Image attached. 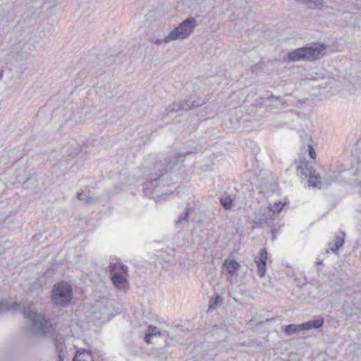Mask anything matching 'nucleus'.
<instances>
[{
    "mask_svg": "<svg viewBox=\"0 0 361 361\" xmlns=\"http://www.w3.org/2000/svg\"><path fill=\"white\" fill-rule=\"evenodd\" d=\"M276 238V231L272 230V240H274Z\"/></svg>",
    "mask_w": 361,
    "mask_h": 361,
    "instance_id": "nucleus-31",
    "label": "nucleus"
},
{
    "mask_svg": "<svg viewBox=\"0 0 361 361\" xmlns=\"http://www.w3.org/2000/svg\"><path fill=\"white\" fill-rule=\"evenodd\" d=\"M240 267V264L234 259H226L223 264V269H224L227 274V281L230 284H234L237 282L238 278V270Z\"/></svg>",
    "mask_w": 361,
    "mask_h": 361,
    "instance_id": "nucleus-9",
    "label": "nucleus"
},
{
    "mask_svg": "<svg viewBox=\"0 0 361 361\" xmlns=\"http://www.w3.org/2000/svg\"><path fill=\"white\" fill-rule=\"evenodd\" d=\"M63 150L66 153H68L69 155H73V154H76L78 153V149L77 148L74 147V148L71 149H69V146L68 145L63 147Z\"/></svg>",
    "mask_w": 361,
    "mask_h": 361,
    "instance_id": "nucleus-25",
    "label": "nucleus"
},
{
    "mask_svg": "<svg viewBox=\"0 0 361 361\" xmlns=\"http://www.w3.org/2000/svg\"><path fill=\"white\" fill-rule=\"evenodd\" d=\"M220 202L225 209H228L232 207L233 199L229 195H224L221 197Z\"/></svg>",
    "mask_w": 361,
    "mask_h": 361,
    "instance_id": "nucleus-22",
    "label": "nucleus"
},
{
    "mask_svg": "<svg viewBox=\"0 0 361 361\" xmlns=\"http://www.w3.org/2000/svg\"><path fill=\"white\" fill-rule=\"evenodd\" d=\"M4 75V71L3 69L0 70V80H1Z\"/></svg>",
    "mask_w": 361,
    "mask_h": 361,
    "instance_id": "nucleus-32",
    "label": "nucleus"
},
{
    "mask_svg": "<svg viewBox=\"0 0 361 361\" xmlns=\"http://www.w3.org/2000/svg\"><path fill=\"white\" fill-rule=\"evenodd\" d=\"M219 299H220V296H217L216 298V300H219Z\"/></svg>",
    "mask_w": 361,
    "mask_h": 361,
    "instance_id": "nucleus-39",
    "label": "nucleus"
},
{
    "mask_svg": "<svg viewBox=\"0 0 361 361\" xmlns=\"http://www.w3.org/2000/svg\"><path fill=\"white\" fill-rule=\"evenodd\" d=\"M295 283H300V281H298V279H297L296 278L295 279Z\"/></svg>",
    "mask_w": 361,
    "mask_h": 361,
    "instance_id": "nucleus-38",
    "label": "nucleus"
},
{
    "mask_svg": "<svg viewBox=\"0 0 361 361\" xmlns=\"http://www.w3.org/2000/svg\"><path fill=\"white\" fill-rule=\"evenodd\" d=\"M308 152H309L310 157L312 159H316V152L314 151V149L313 148V147L311 145H308Z\"/></svg>",
    "mask_w": 361,
    "mask_h": 361,
    "instance_id": "nucleus-27",
    "label": "nucleus"
},
{
    "mask_svg": "<svg viewBox=\"0 0 361 361\" xmlns=\"http://www.w3.org/2000/svg\"><path fill=\"white\" fill-rule=\"evenodd\" d=\"M61 110L59 109H56V111L54 112L55 114H57Z\"/></svg>",
    "mask_w": 361,
    "mask_h": 361,
    "instance_id": "nucleus-37",
    "label": "nucleus"
},
{
    "mask_svg": "<svg viewBox=\"0 0 361 361\" xmlns=\"http://www.w3.org/2000/svg\"><path fill=\"white\" fill-rule=\"evenodd\" d=\"M317 264H322V261L318 262H317Z\"/></svg>",
    "mask_w": 361,
    "mask_h": 361,
    "instance_id": "nucleus-40",
    "label": "nucleus"
},
{
    "mask_svg": "<svg viewBox=\"0 0 361 361\" xmlns=\"http://www.w3.org/2000/svg\"><path fill=\"white\" fill-rule=\"evenodd\" d=\"M166 195H167V193L162 194L161 197H163V199H166Z\"/></svg>",
    "mask_w": 361,
    "mask_h": 361,
    "instance_id": "nucleus-36",
    "label": "nucleus"
},
{
    "mask_svg": "<svg viewBox=\"0 0 361 361\" xmlns=\"http://www.w3.org/2000/svg\"><path fill=\"white\" fill-rule=\"evenodd\" d=\"M63 338H60L59 340L56 341V349L58 352V357L56 361H64L65 353L63 352Z\"/></svg>",
    "mask_w": 361,
    "mask_h": 361,
    "instance_id": "nucleus-18",
    "label": "nucleus"
},
{
    "mask_svg": "<svg viewBox=\"0 0 361 361\" xmlns=\"http://www.w3.org/2000/svg\"><path fill=\"white\" fill-rule=\"evenodd\" d=\"M19 306H20V305L18 303H17L16 302H13V304L11 306L7 307L6 309L7 310L17 309V308H18Z\"/></svg>",
    "mask_w": 361,
    "mask_h": 361,
    "instance_id": "nucleus-29",
    "label": "nucleus"
},
{
    "mask_svg": "<svg viewBox=\"0 0 361 361\" xmlns=\"http://www.w3.org/2000/svg\"><path fill=\"white\" fill-rule=\"evenodd\" d=\"M109 269L114 286L121 290H127L128 282L125 275L128 272V267L121 262H110Z\"/></svg>",
    "mask_w": 361,
    "mask_h": 361,
    "instance_id": "nucleus-4",
    "label": "nucleus"
},
{
    "mask_svg": "<svg viewBox=\"0 0 361 361\" xmlns=\"http://www.w3.org/2000/svg\"><path fill=\"white\" fill-rule=\"evenodd\" d=\"M300 331H302L300 324H289L285 329V332L288 335H291Z\"/></svg>",
    "mask_w": 361,
    "mask_h": 361,
    "instance_id": "nucleus-23",
    "label": "nucleus"
},
{
    "mask_svg": "<svg viewBox=\"0 0 361 361\" xmlns=\"http://www.w3.org/2000/svg\"><path fill=\"white\" fill-rule=\"evenodd\" d=\"M358 186H359V190H358V192L361 194V181H360V182L358 183Z\"/></svg>",
    "mask_w": 361,
    "mask_h": 361,
    "instance_id": "nucleus-33",
    "label": "nucleus"
},
{
    "mask_svg": "<svg viewBox=\"0 0 361 361\" xmlns=\"http://www.w3.org/2000/svg\"><path fill=\"white\" fill-rule=\"evenodd\" d=\"M344 233H341L338 234L334 240V242L329 243V248L326 250V252H329V250L332 251L334 253H336L338 250L343 246L344 243Z\"/></svg>",
    "mask_w": 361,
    "mask_h": 361,
    "instance_id": "nucleus-14",
    "label": "nucleus"
},
{
    "mask_svg": "<svg viewBox=\"0 0 361 361\" xmlns=\"http://www.w3.org/2000/svg\"><path fill=\"white\" fill-rule=\"evenodd\" d=\"M24 314L32 322V331L35 334L46 335L53 331L52 324L42 313H38L29 307L24 310Z\"/></svg>",
    "mask_w": 361,
    "mask_h": 361,
    "instance_id": "nucleus-3",
    "label": "nucleus"
},
{
    "mask_svg": "<svg viewBox=\"0 0 361 361\" xmlns=\"http://www.w3.org/2000/svg\"><path fill=\"white\" fill-rule=\"evenodd\" d=\"M325 47L321 44H314L309 47H302L289 51L283 57L286 62L300 61H314L324 54Z\"/></svg>",
    "mask_w": 361,
    "mask_h": 361,
    "instance_id": "nucleus-2",
    "label": "nucleus"
},
{
    "mask_svg": "<svg viewBox=\"0 0 361 361\" xmlns=\"http://www.w3.org/2000/svg\"><path fill=\"white\" fill-rule=\"evenodd\" d=\"M204 103V99H198L196 100L195 99V97H191L188 100H185L180 102H173L167 106L166 111L168 113L177 112L180 110L188 111L193 107L200 106Z\"/></svg>",
    "mask_w": 361,
    "mask_h": 361,
    "instance_id": "nucleus-7",
    "label": "nucleus"
},
{
    "mask_svg": "<svg viewBox=\"0 0 361 361\" xmlns=\"http://www.w3.org/2000/svg\"><path fill=\"white\" fill-rule=\"evenodd\" d=\"M324 322V318L321 316H318L313 320L300 324V328L302 329V331H308L312 329H319L323 326Z\"/></svg>",
    "mask_w": 361,
    "mask_h": 361,
    "instance_id": "nucleus-12",
    "label": "nucleus"
},
{
    "mask_svg": "<svg viewBox=\"0 0 361 361\" xmlns=\"http://www.w3.org/2000/svg\"><path fill=\"white\" fill-rule=\"evenodd\" d=\"M191 152H171L166 158L162 156L149 155L145 159L144 164L140 169L143 182V192L149 196L155 192L160 186H165L166 180L164 176L169 169H171L180 161H183L185 156Z\"/></svg>",
    "mask_w": 361,
    "mask_h": 361,
    "instance_id": "nucleus-1",
    "label": "nucleus"
},
{
    "mask_svg": "<svg viewBox=\"0 0 361 361\" xmlns=\"http://www.w3.org/2000/svg\"><path fill=\"white\" fill-rule=\"evenodd\" d=\"M275 219L274 214L267 207H261L259 209L257 213H256L253 221L255 224H259L261 226H267L271 227L274 225Z\"/></svg>",
    "mask_w": 361,
    "mask_h": 361,
    "instance_id": "nucleus-8",
    "label": "nucleus"
},
{
    "mask_svg": "<svg viewBox=\"0 0 361 361\" xmlns=\"http://www.w3.org/2000/svg\"><path fill=\"white\" fill-rule=\"evenodd\" d=\"M151 337H152V336H151V334H149V333H147V334H145V336L144 341H145L147 343L149 344V343H152V342H151Z\"/></svg>",
    "mask_w": 361,
    "mask_h": 361,
    "instance_id": "nucleus-28",
    "label": "nucleus"
},
{
    "mask_svg": "<svg viewBox=\"0 0 361 361\" xmlns=\"http://www.w3.org/2000/svg\"><path fill=\"white\" fill-rule=\"evenodd\" d=\"M307 4L310 8L321 9L323 6V0H297Z\"/></svg>",
    "mask_w": 361,
    "mask_h": 361,
    "instance_id": "nucleus-19",
    "label": "nucleus"
},
{
    "mask_svg": "<svg viewBox=\"0 0 361 361\" xmlns=\"http://www.w3.org/2000/svg\"><path fill=\"white\" fill-rule=\"evenodd\" d=\"M73 298L71 286L66 282H60L54 285L52 290L51 299L54 304L59 306L68 305Z\"/></svg>",
    "mask_w": 361,
    "mask_h": 361,
    "instance_id": "nucleus-5",
    "label": "nucleus"
},
{
    "mask_svg": "<svg viewBox=\"0 0 361 361\" xmlns=\"http://www.w3.org/2000/svg\"><path fill=\"white\" fill-rule=\"evenodd\" d=\"M267 261V252L266 249L260 250L259 256L255 259V262L257 266V274L259 277H263L266 273V266Z\"/></svg>",
    "mask_w": 361,
    "mask_h": 361,
    "instance_id": "nucleus-10",
    "label": "nucleus"
},
{
    "mask_svg": "<svg viewBox=\"0 0 361 361\" xmlns=\"http://www.w3.org/2000/svg\"><path fill=\"white\" fill-rule=\"evenodd\" d=\"M308 184L312 188H322L323 186V181L320 180L319 176L315 175L314 172L308 178Z\"/></svg>",
    "mask_w": 361,
    "mask_h": 361,
    "instance_id": "nucleus-17",
    "label": "nucleus"
},
{
    "mask_svg": "<svg viewBox=\"0 0 361 361\" xmlns=\"http://www.w3.org/2000/svg\"><path fill=\"white\" fill-rule=\"evenodd\" d=\"M304 284H305V283H304V282H302V283H297V286H300V287H301V286H302Z\"/></svg>",
    "mask_w": 361,
    "mask_h": 361,
    "instance_id": "nucleus-34",
    "label": "nucleus"
},
{
    "mask_svg": "<svg viewBox=\"0 0 361 361\" xmlns=\"http://www.w3.org/2000/svg\"><path fill=\"white\" fill-rule=\"evenodd\" d=\"M172 39L170 38V35L169 34L167 36H166L163 39H151L150 42L152 43V44H157V45H159L162 43H165V44H167V43H169L171 42H172Z\"/></svg>",
    "mask_w": 361,
    "mask_h": 361,
    "instance_id": "nucleus-24",
    "label": "nucleus"
},
{
    "mask_svg": "<svg viewBox=\"0 0 361 361\" xmlns=\"http://www.w3.org/2000/svg\"><path fill=\"white\" fill-rule=\"evenodd\" d=\"M147 331L148 333L151 334L152 336H159L166 337L168 339H171L169 332L166 331H160L157 326H154L153 325H149L147 327Z\"/></svg>",
    "mask_w": 361,
    "mask_h": 361,
    "instance_id": "nucleus-15",
    "label": "nucleus"
},
{
    "mask_svg": "<svg viewBox=\"0 0 361 361\" xmlns=\"http://www.w3.org/2000/svg\"><path fill=\"white\" fill-rule=\"evenodd\" d=\"M194 212V209L189 207L186 209V211L180 214L178 219V220L176 221V224L178 226L179 224H183L184 221H187V218L189 217L192 213Z\"/></svg>",
    "mask_w": 361,
    "mask_h": 361,
    "instance_id": "nucleus-21",
    "label": "nucleus"
},
{
    "mask_svg": "<svg viewBox=\"0 0 361 361\" xmlns=\"http://www.w3.org/2000/svg\"><path fill=\"white\" fill-rule=\"evenodd\" d=\"M73 361H94L91 351L85 349L77 350Z\"/></svg>",
    "mask_w": 361,
    "mask_h": 361,
    "instance_id": "nucleus-13",
    "label": "nucleus"
},
{
    "mask_svg": "<svg viewBox=\"0 0 361 361\" xmlns=\"http://www.w3.org/2000/svg\"><path fill=\"white\" fill-rule=\"evenodd\" d=\"M314 171V167L307 161H300L297 166V174L301 178H309Z\"/></svg>",
    "mask_w": 361,
    "mask_h": 361,
    "instance_id": "nucleus-11",
    "label": "nucleus"
},
{
    "mask_svg": "<svg viewBox=\"0 0 361 361\" xmlns=\"http://www.w3.org/2000/svg\"><path fill=\"white\" fill-rule=\"evenodd\" d=\"M269 99H279L280 100L281 99V97H276L274 96V94H271L269 97Z\"/></svg>",
    "mask_w": 361,
    "mask_h": 361,
    "instance_id": "nucleus-30",
    "label": "nucleus"
},
{
    "mask_svg": "<svg viewBox=\"0 0 361 361\" xmlns=\"http://www.w3.org/2000/svg\"><path fill=\"white\" fill-rule=\"evenodd\" d=\"M357 173L358 175L361 174V170L360 169H357L356 171V173H355V174Z\"/></svg>",
    "mask_w": 361,
    "mask_h": 361,
    "instance_id": "nucleus-35",
    "label": "nucleus"
},
{
    "mask_svg": "<svg viewBox=\"0 0 361 361\" xmlns=\"http://www.w3.org/2000/svg\"><path fill=\"white\" fill-rule=\"evenodd\" d=\"M196 26V20L192 17L188 18L169 32L170 38L173 41L186 39L193 32Z\"/></svg>",
    "mask_w": 361,
    "mask_h": 361,
    "instance_id": "nucleus-6",
    "label": "nucleus"
},
{
    "mask_svg": "<svg viewBox=\"0 0 361 361\" xmlns=\"http://www.w3.org/2000/svg\"><path fill=\"white\" fill-rule=\"evenodd\" d=\"M342 172H348V171L347 170L334 171L330 174H328V177H329L331 179H337L338 175Z\"/></svg>",
    "mask_w": 361,
    "mask_h": 361,
    "instance_id": "nucleus-26",
    "label": "nucleus"
},
{
    "mask_svg": "<svg viewBox=\"0 0 361 361\" xmlns=\"http://www.w3.org/2000/svg\"><path fill=\"white\" fill-rule=\"evenodd\" d=\"M286 202L278 201L274 202L273 204H269L267 207L270 209L271 212L274 214L275 219L277 218V215L282 211L283 208L286 204Z\"/></svg>",
    "mask_w": 361,
    "mask_h": 361,
    "instance_id": "nucleus-16",
    "label": "nucleus"
},
{
    "mask_svg": "<svg viewBox=\"0 0 361 361\" xmlns=\"http://www.w3.org/2000/svg\"><path fill=\"white\" fill-rule=\"evenodd\" d=\"M78 199L80 201H83L85 203H90L92 200V197L90 195V190H85L78 193Z\"/></svg>",
    "mask_w": 361,
    "mask_h": 361,
    "instance_id": "nucleus-20",
    "label": "nucleus"
}]
</instances>
